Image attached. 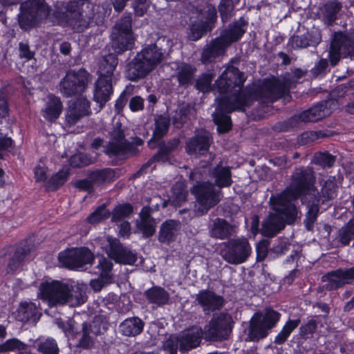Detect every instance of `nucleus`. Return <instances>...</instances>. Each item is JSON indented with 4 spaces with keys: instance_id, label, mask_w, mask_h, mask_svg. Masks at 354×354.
Instances as JSON below:
<instances>
[{
    "instance_id": "6e6d98bb",
    "label": "nucleus",
    "mask_w": 354,
    "mask_h": 354,
    "mask_svg": "<svg viewBox=\"0 0 354 354\" xmlns=\"http://www.w3.org/2000/svg\"><path fill=\"white\" fill-rule=\"evenodd\" d=\"M335 160V156L331 155L328 151H324L315 153L312 162L320 166L322 169H329L334 165Z\"/></svg>"
},
{
    "instance_id": "e2e57ef3",
    "label": "nucleus",
    "mask_w": 354,
    "mask_h": 354,
    "mask_svg": "<svg viewBox=\"0 0 354 354\" xmlns=\"http://www.w3.org/2000/svg\"><path fill=\"white\" fill-rule=\"evenodd\" d=\"M290 245V244L286 238L278 239L277 243L270 249L269 257L274 259L280 255L284 254L288 250Z\"/></svg>"
},
{
    "instance_id": "f704fd0d",
    "label": "nucleus",
    "mask_w": 354,
    "mask_h": 354,
    "mask_svg": "<svg viewBox=\"0 0 354 354\" xmlns=\"http://www.w3.org/2000/svg\"><path fill=\"white\" fill-rule=\"evenodd\" d=\"M321 41V33L316 30L303 35H293L290 37L289 43L293 48H305L308 46L315 47Z\"/></svg>"
},
{
    "instance_id": "49530a36",
    "label": "nucleus",
    "mask_w": 354,
    "mask_h": 354,
    "mask_svg": "<svg viewBox=\"0 0 354 354\" xmlns=\"http://www.w3.org/2000/svg\"><path fill=\"white\" fill-rule=\"evenodd\" d=\"M170 126V118L166 113L154 116V130L152 140H160L168 133Z\"/></svg>"
},
{
    "instance_id": "ea45409f",
    "label": "nucleus",
    "mask_w": 354,
    "mask_h": 354,
    "mask_svg": "<svg viewBox=\"0 0 354 354\" xmlns=\"http://www.w3.org/2000/svg\"><path fill=\"white\" fill-rule=\"evenodd\" d=\"M180 230V223L175 220H167L161 226L158 240L161 243H169L176 239Z\"/></svg>"
},
{
    "instance_id": "8fccbe9b",
    "label": "nucleus",
    "mask_w": 354,
    "mask_h": 354,
    "mask_svg": "<svg viewBox=\"0 0 354 354\" xmlns=\"http://www.w3.org/2000/svg\"><path fill=\"white\" fill-rule=\"evenodd\" d=\"M31 348L32 344H25L20 339L13 337L0 344V352L23 353L26 351H30Z\"/></svg>"
},
{
    "instance_id": "680f3d73",
    "label": "nucleus",
    "mask_w": 354,
    "mask_h": 354,
    "mask_svg": "<svg viewBox=\"0 0 354 354\" xmlns=\"http://www.w3.org/2000/svg\"><path fill=\"white\" fill-rule=\"evenodd\" d=\"M318 322L311 317L299 327V335L304 339L310 338L317 330Z\"/></svg>"
},
{
    "instance_id": "473e14b6",
    "label": "nucleus",
    "mask_w": 354,
    "mask_h": 354,
    "mask_svg": "<svg viewBox=\"0 0 354 354\" xmlns=\"http://www.w3.org/2000/svg\"><path fill=\"white\" fill-rule=\"evenodd\" d=\"M117 53L114 50L113 53L102 56L97 62L98 77L113 80L115 77L116 67L118 64Z\"/></svg>"
},
{
    "instance_id": "a878e982",
    "label": "nucleus",
    "mask_w": 354,
    "mask_h": 354,
    "mask_svg": "<svg viewBox=\"0 0 354 354\" xmlns=\"http://www.w3.org/2000/svg\"><path fill=\"white\" fill-rule=\"evenodd\" d=\"M152 211L151 207L144 206L139 213V218L136 221L137 231L142 233L145 238L151 237L156 232V222L151 216Z\"/></svg>"
},
{
    "instance_id": "864d4df0",
    "label": "nucleus",
    "mask_w": 354,
    "mask_h": 354,
    "mask_svg": "<svg viewBox=\"0 0 354 354\" xmlns=\"http://www.w3.org/2000/svg\"><path fill=\"white\" fill-rule=\"evenodd\" d=\"M300 322L301 320L299 319H288L281 330L275 337L274 343L278 345L284 344L292 332L298 327Z\"/></svg>"
},
{
    "instance_id": "13d9d810",
    "label": "nucleus",
    "mask_w": 354,
    "mask_h": 354,
    "mask_svg": "<svg viewBox=\"0 0 354 354\" xmlns=\"http://www.w3.org/2000/svg\"><path fill=\"white\" fill-rule=\"evenodd\" d=\"M133 212V207L129 203L119 204L115 207L111 214L113 222L121 221Z\"/></svg>"
},
{
    "instance_id": "2f4dec72",
    "label": "nucleus",
    "mask_w": 354,
    "mask_h": 354,
    "mask_svg": "<svg viewBox=\"0 0 354 354\" xmlns=\"http://www.w3.org/2000/svg\"><path fill=\"white\" fill-rule=\"evenodd\" d=\"M113 93V80L98 77L95 82L93 100L102 109Z\"/></svg>"
},
{
    "instance_id": "bf43d9fd",
    "label": "nucleus",
    "mask_w": 354,
    "mask_h": 354,
    "mask_svg": "<svg viewBox=\"0 0 354 354\" xmlns=\"http://www.w3.org/2000/svg\"><path fill=\"white\" fill-rule=\"evenodd\" d=\"M214 78V75L212 73H204L196 81V87L198 90L203 93L208 92L211 90H216L215 88V84L212 88L211 86L212 81Z\"/></svg>"
},
{
    "instance_id": "dca6fc26",
    "label": "nucleus",
    "mask_w": 354,
    "mask_h": 354,
    "mask_svg": "<svg viewBox=\"0 0 354 354\" xmlns=\"http://www.w3.org/2000/svg\"><path fill=\"white\" fill-rule=\"evenodd\" d=\"M90 79V74L84 69L75 72L69 71L59 82V90L66 97L81 95L86 90Z\"/></svg>"
},
{
    "instance_id": "bb28decb",
    "label": "nucleus",
    "mask_w": 354,
    "mask_h": 354,
    "mask_svg": "<svg viewBox=\"0 0 354 354\" xmlns=\"http://www.w3.org/2000/svg\"><path fill=\"white\" fill-rule=\"evenodd\" d=\"M90 102L85 97L78 98L68 109L66 122L69 126L76 124L82 118L91 114Z\"/></svg>"
},
{
    "instance_id": "f8f14e48",
    "label": "nucleus",
    "mask_w": 354,
    "mask_h": 354,
    "mask_svg": "<svg viewBox=\"0 0 354 354\" xmlns=\"http://www.w3.org/2000/svg\"><path fill=\"white\" fill-rule=\"evenodd\" d=\"M132 19L130 13H124L112 29V48L117 53L130 49L133 45Z\"/></svg>"
},
{
    "instance_id": "052dcab7",
    "label": "nucleus",
    "mask_w": 354,
    "mask_h": 354,
    "mask_svg": "<svg viewBox=\"0 0 354 354\" xmlns=\"http://www.w3.org/2000/svg\"><path fill=\"white\" fill-rule=\"evenodd\" d=\"M68 176V171L61 170L55 175L52 176L48 182V189L50 191H55L62 186L66 181Z\"/></svg>"
},
{
    "instance_id": "338daca9",
    "label": "nucleus",
    "mask_w": 354,
    "mask_h": 354,
    "mask_svg": "<svg viewBox=\"0 0 354 354\" xmlns=\"http://www.w3.org/2000/svg\"><path fill=\"white\" fill-rule=\"evenodd\" d=\"M70 162L73 167H82L92 163L91 158L88 155L82 153L73 156Z\"/></svg>"
},
{
    "instance_id": "09e8293b",
    "label": "nucleus",
    "mask_w": 354,
    "mask_h": 354,
    "mask_svg": "<svg viewBox=\"0 0 354 354\" xmlns=\"http://www.w3.org/2000/svg\"><path fill=\"white\" fill-rule=\"evenodd\" d=\"M89 175L95 186H100L104 183H109L115 178V172L111 168L96 169L90 172Z\"/></svg>"
},
{
    "instance_id": "5701e85b",
    "label": "nucleus",
    "mask_w": 354,
    "mask_h": 354,
    "mask_svg": "<svg viewBox=\"0 0 354 354\" xmlns=\"http://www.w3.org/2000/svg\"><path fill=\"white\" fill-rule=\"evenodd\" d=\"M98 263L96 268L98 269L95 273H99L100 276L90 281V286L95 292H100L104 286L112 283V275L111 272L113 268L111 261L104 257H98Z\"/></svg>"
},
{
    "instance_id": "3c124183",
    "label": "nucleus",
    "mask_w": 354,
    "mask_h": 354,
    "mask_svg": "<svg viewBox=\"0 0 354 354\" xmlns=\"http://www.w3.org/2000/svg\"><path fill=\"white\" fill-rule=\"evenodd\" d=\"M337 240L341 246L348 245L354 240V218L339 229Z\"/></svg>"
},
{
    "instance_id": "e433bc0d",
    "label": "nucleus",
    "mask_w": 354,
    "mask_h": 354,
    "mask_svg": "<svg viewBox=\"0 0 354 354\" xmlns=\"http://www.w3.org/2000/svg\"><path fill=\"white\" fill-rule=\"evenodd\" d=\"M196 68L194 66L185 62L180 64L177 66L175 75L178 86L187 88L194 84L196 81Z\"/></svg>"
},
{
    "instance_id": "6e6552de",
    "label": "nucleus",
    "mask_w": 354,
    "mask_h": 354,
    "mask_svg": "<svg viewBox=\"0 0 354 354\" xmlns=\"http://www.w3.org/2000/svg\"><path fill=\"white\" fill-rule=\"evenodd\" d=\"M298 80L291 74L286 73L281 80H266L260 88H248L247 91L250 93L246 100V104H249L252 100L265 98L270 100H276L286 95H288L290 88L294 86Z\"/></svg>"
},
{
    "instance_id": "9d476101",
    "label": "nucleus",
    "mask_w": 354,
    "mask_h": 354,
    "mask_svg": "<svg viewBox=\"0 0 354 354\" xmlns=\"http://www.w3.org/2000/svg\"><path fill=\"white\" fill-rule=\"evenodd\" d=\"M19 24L24 30L36 26L46 19L51 12L50 7L44 0H29L20 6Z\"/></svg>"
},
{
    "instance_id": "4c0bfd02",
    "label": "nucleus",
    "mask_w": 354,
    "mask_h": 354,
    "mask_svg": "<svg viewBox=\"0 0 354 354\" xmlns=\"http://www.w3.org/2000/svg\"><path fill=\"white\" fill-rule=\"evenodd\" d=\"M62 109L63 106L60 98L54 95H48L41 113L46 120L52 122L59 117Z\"/></svg>"
},
{
    "instance_id": "2eb2a0df",
    "label": "nucleus",
    "mask_w": 354,
    "mask_h": 354,
    "mask_svg": "<svg viewBox=\"0 0 354 354\" xmlns=\"http://www.w3.org/2000/svg\"><path fill=\"white\" fill-rule=\"evenodd\" d=\"M341 57L354 59V31L350 33L339 32L334 34L329 51L331 65L335 66Z\"/></svg>"
},
{
    "instance_id": "774afa93",
    "label": "nucleus",
    "mask_w": 354,
    "mask_h": 354,
    "mask_svg": "<svg viewBox=\"0 0 354 354\" xmlns=\"http://www.w3.org/2000/svg\"><path fill=\"white\" fill-rule=\"evenodd\" d=\"M324 136L322 131H305L299 136V143L301 145H307Z\"/></svg>"
},
{
    "instance_id": "79ce46f5",
    "label": "nucleus",
    "mask_w": 354,
    "mask_h": 354,
    "mask_svg": "<svg viewBox=\"0 0 354 354\" xmlns=\"http://www.w3.org/2000/svg\"><path fill=\"white\" fill-rule=\"evenodd\" d=\"M180 142V139L177 138H171L168 141L160 142L156 157H158L159 160L162 162L170 161L171 154L178 149Z\"/></svg>"
},
{
    "instance_id": "f3484780",
    "label": "nucleus",
    "mask_w": 354,
    "mask_h": 354,
    "mask_svg": "<svg viewBox=\"0 0 354 354\" xmlns=\"http://www.w3.org/2000/svg\"><path fill=\"white\" fill-rule=\"evenodd\" d=\"M107 329L108 324L100 317H95L91 322H84L81 331L76 333L80 336L76 346L86 350L93 348L97 337L104 334Z\"/></svg>"
},
{
    "instance_id": "7ed1b4c3",
    "label": "nucleus",
    "mask_w": 354,
    "mask_h": 354,
    "mask_svg": "<svg viewBox=\"0 0 354 354\" xmlns=\"http://www.w3.org/2000/svg\"><path fill=\"white\" fill-rule=\"evenodd\" d=\"M78 5L76 1H56L53 17L59 25L70 27L77 32L84 31L93 24H103L106 15V8L103 5H93L89 15L84 13L82 8H79Z\"/></svg>"
},
{
    "instance_id": "37998d69",
    "label": "nucleus",
    "mask_w": 354,
    "mask_h": 354,
    "mask_svg": "<svg viewBox=\"0 0 354 354\" xmlns=\"http://www.w3.org/2000/svg\"><path fill=\"white\" fill-rule=\"evenodd\" d=\"M210 175L214 179L215 186L220 189L223 187H230L233 183L232 173L229 167H214L210 170Z\"/></svg>"
},
{
    "instance_id": "39448f33",
    "label": "nucleus",
    "mask_w": 354,
    "mask_h": 354,
    "mask_svg": "<svg viewBox=\"0 0 354 354\" xmlns=\"http://www.w3.org/2000/svg\"><path fill=\"white\" fill-rule=\"evenodd\" d=\"M164 55L165 51L156 44L146 46L128 64L127 77L133 82L144 78L163 60Z\"/></svg>"
},
{
    "instance_id": "f257e3e1",
    "label": "nucleus",
    "mask_w": 354,
    "mask_h": 354,
    "mask_svg": "<svg viewBox=\"0 0 354 354\" xmlns=\"http://www.w3.org/2000/svg\"><path fill=\"white\" fill-rule=\"evenodd\" d=\"M245 80L244 73L231 66L222 73L215 82L217 91L223 95L220 100L218 99L216 111L212 114L214 122L217 126L219 133H225L232 128V121L228 113L236 110L245 111V107L250 106L256 100H252L249 104H246L248 96L250 95L247 89L259 88L261 84L248 85L243 89Z\"/></svg>"
},
{
    "instance_id": "4be33fe9",
    "label": "nucleus",
    "mask_w": 354,
    "mask_h": 354,
    "mask_svg": "<svg viewBox=\"0 0 354 354\" xmlns=\"http://www.w3.org/2000/svg\"><path fill=\"white\" fill-rule=\"evenodd\" d=\"M196 301L205 315L220 310L225 304L224 298L209 290H202L196 295Z\"/></svg>"
},
{
    "instance_id": "6ab92c4d",
    "label": "nucleus",
    "mask_w": 354,
    "mask_h": 354,
    "mask_svg": "<svg viewBox=\"0 0 354 354\" xmlns=\"http://www.w3.org/2000/svg\"><path fill=\"white\" fill-rule=\"evenodd\" d=\"M319 185L321 187L319 191L315 186L310 193L303 198L321 207L322 206L330 207L337 196L338 186L335 181V177L330 176L326 180H322L319 181Z\"/></svg>"
},
{
    "instance_id": "c756f323",
    "label": "nucleus",
    "mask_w": 354,
    "mask_h": 354,
    "mask_svg": "<svg viewBox=\"0 0 354 354\" xmlns=\"http://www.w3.org/2000/svg\"><path fill=\"white\" fill-rule=\"evenodd\" d=\"M180 339V351L185 352L199 346L202 338H204V331L201 327L194 326L178 335Z\"/></svg>"
},
{
    "instance_id": "393cba45",
    "label": "nucleus",
    "mask_w": 354,
    "mask_h": 354,
    "mask_svg": "<svg viewBox=\"0 0 354 354\" xmlns=\"http://www.w3.org/2000/svg\"><path fill=\"white\" fill-rule=\"evenodd\" d=\"M274 210V209L272 208ZM275 213L269 214L267 220L262 225V234L267 237H272L281 231L286 226L293 223H289L286 215L274 209Z\"/></svg>"
},
{
    "instance_id": "a19ab883",
    "label": "nucleus",
    "mask_w": 354,
    "mask_h": 354,
    "mask_svg": "<svg viewBox=\"0 0 354 354\" xmlns=\"http://www.w3.org/2000/svg\"><path fill=\"white\" fill-rule=\"evenodd\" d=\"M342 9V3L338 0L329 1L321 8L323 21L327 26H331L337 19V15Z\"/></svg>"
},
{
    "instance_id": "603ef678",
    "label": "nucleus",
    "mask_w": 354,
    "mask_h": 354,
    "mask_svg": "<svg viewBox=\"0 0 354 354\" xmlns=\"http://www.w3.org/2000/svg\"><path fill=\"white\" fill-rule=\"evenodd\" d=\"M187 196L186 185L182 182L176 183L172 187L171 204L174 206H181L186 202Z\"/></svg>"
},
{
    "instance_id": "c85d7f7f",
    "label": "nucleus",
    "mask_w": 354,
    "mask_h": 354,
    "mask_svg": "<svg viewBox=\"0 0 354 354\" xmlns=\"http://www.w3.org/2000/svg\"><path fill=\"white\" fill-rule=\"evenodd\" d=\"M248 25V21L243 17H241L230 24L227 28L223 30L219 37L230 46L243 37L246 32Z\"/></svg>"
},
{
    "instance_id": "58836bf2",
    "label": "nucleus",
    "mask_w": 354,
    "mask_h": 354,
    "mask_svg": "<svg viewBox=\"0 0 354 354\" xmlns=\"http://www.w3.org/2000/svg\"><path fill=\"white\" fill-rule=\"evenodd\" d=\"M30 252V247L26 241L20 243L9 260L7 267L8 272H15L26 259Z\"/></svg>"
},
{
    "instance_id": "a18cd8bd",
    "label": "nucleus",
    "mask_w": 354,
    "mask_h": 354,
    "mask_svg": "<svg viewBox=\"0 0 354 354\" xmlns=\"http://www.w3.org/2000/svg\"><path fill=\"white\" fill-rule=\"evenodd\" d=\"M32 347L41 354H59L57 342L52 337L38 338L32 342Z\"/></svg>"
},
{
    "instance_id": "0eeeda50",
    "label": "nucleus",
    "mask_w": 354,
    "mask_h": 354,
    "mask_svg": "<svg viewBox=\"0 0 354 354\" xmlns=\"http://www.w3.org/2000/svg\"><path fill=\"white\" fill-rule=\"evenodd\" d=\"M336 104V101L333 99L322 101L308 110L294 115L287 120L275 123L272 129L277 132L290 131L299 127L302 123L317 122L330 115L333 106Z\"/></svg>"
},
{
    "instance_id": "72a5a7b5",
    "label": "nucleus",
    "mask_w": 354,
    "mask_h": 354,
    "mask_svg": "<svg viewBox=\"0 0 354 354\" xmlns=\"http://www.w3.org/2000/svg\"><path fill=\"white\" fill-rule=\"evenodd\" d=\"M41 313L32 302H21L15 313V318L22 322L35 324L40 318Z\"/></svg>"
},
{
    "instance_id": "7c9ffc66",
    "label": "nucleus",
    "mask_w": 354,
    "mask_h": 354,
    "mask_svg": "<svg viewBox=\"0 0 354 354\" xmlns=\"http://www.w3.org/2000/svg\"><path fill=\"white\" fill-rule=\"evenodd\" d=\"M209 236L212 238L225 240L236 233V226L230 224L224 218H216L209 228Z\"/></svg>"
},
{
    "instance_id": "cd10ccee",
    "label": "nucleus",
    "mask_w": 354,
    "mask_h": 354,
    "mask_svg": "<svg viewBox=\"0 0 354 354\" xmlns=\"http://www.w3.org/2000/svg\"><path fill=\"white\" fill-rule=\"evenodd\" d=\"M228 47L220 37L212 39L203 49L201 58L202 63L207 64L214 62L216 58L225 54Z\"/></svg>"
},
{
    "instance_id": "4468645a",
    "label": "nucleus",
    "mask_w": 354,
    "mask_h": 354,
    "mask_svg": "<svg viewBox=\"0 0 354 354\" xmlns=\"http://www.w3.org/2000/svg\"><path fill=\"white\" fill-rule=\"evenodd\" d=\"M252 252L249 241L245 238L230 239L222 244L221 256L227 263L238 265L244 263Z\"/></svg>"
},
{
    "instance_id": "f03ea898",
    "label": "nucleus",
    "mask_w": 354,
    "mask_h": 354,
    "mask_svg": "<svg viewBox=\"0 0 354 354\" xmlns=\"http://www.w3.org/2000/svg\"><path fill=\"white\" fill-rule=\"evenodd\" d=\"M315 182L316 175L313 168L297 167L290 176L289 185L281 194L272 196L270 203L274 209L284 213L289 223H294L297 218L298 210L292 201L310 193Z\"/></svg>"
},
{
    "instance_id": "0e129e2a",
    "label": "nucleus",
    "mask_w": 354,
    "mask_h": 354,
    "mask_svg": "<svg viewBox=\"0 0 354 354\" xmlns=\"http://www.w3.org/2000/svg\"><path fill=\"white\" fill-rule=\"evenodd\" d=\"M111 216V212L106 209L104 204L98 207L93 213L87 218L88 223H97L104 221Z\"/></svg>"
},
{
    "instance_id": "c9c22d12",
    "label": "nucleus",
    "mask_w": 354,
    "mask_h": 354,
    "mask_svg": "<svg viewBox=\"0 0 354 354\" xmlns=\"http://www.w3.org/2000/svg\"><path fill=\"white\" fill-rule=\"evenodd\" d=\"M145 325V322L138 317H129L120 324L119 333L125 337H136L143 331Z\"/></svg>"
},
{
    "instance_id": "9b49d317",
    "label": "nucleus",
    "mask_w": 354,
    "mask_h": 354,
    "mask_svg": "<svg viewBox=\"0 0 354 354\" xmlns=\"http://www.w3.org/2000/svg\"><path fill=\"white\" fill-rule=\"evenodd\" d=\"M234 324L233 318L228 313L214 314L208 324L204 326V339L209 342L227 340L231 335Z\"/></svg>"
},
{
    "instance_id": "de8ad7c7",
    "label": "nucleus",
    "mask_w": 354,
    "mask_h": 354,
    "mask_svg": "<svg viewBox=\"0 0 354 354\" xmlns=\"http://www.w3.org/2000/svg\"><path fill=\"white\" fill-rule=\"evenodd\" d=\"M301 202L303 204L306 205L308 209L306 218L304 220V224L308 231H313L314 225L317 221L318 214L320 212L321 207L308 200H306L304 198H301Z\"/></svg>"
},
{
    "instance_id": "423d86ee",
    "label": "nucleus",
    "mask_w": 354,
    "mask_h": 354,
    "mask_svg": "<svg viewBox=\"0 0 354 354\" xmlns=\"http://www.w3.org/2000/svg\"><path fill=\"white\" fill-rule=\"evenodd\" d=\"M39 290L43 298L48 300L50 306L64 305L67 302L80 305L86 301L85 294L79 288L75 290L67 283L59 281L42 283Z\"/></svg>"
},
{
    "instance_id": "aec40b11",
    "label": "nucleus",
    "mask_w": 354,
    "mask_h": 354,
    "mask_svg": "<svg viewBox=\"0 0 354 354\" xmlns=\"http://www.w3.org/2000/svg\"><path fill=\"white\" fill-rule=\"evenodd\" d=\"M102 245L108 256L116 263L133 265L137 261V254L123 246L116 238L106 236Z\"/></svg>"
},
{
    "instance_id": "1a4fd4ad",
    "label": "nucleus",
    "mask_w": 354,
    "mask_h": 354,
    "mask_svg": "<svg viewBox=\"0 0 354 354\" xmlns=\"http://www.w3.org/2000/svg\"><path fill=\"white\" fill-rule=\"evenodd\" d=\"M281 317V314L272 309L257 312L249 321L247 341L258 342L268 337Z\"/></svg>"
},
{
    "instance_id": "5fc2aeb1",
    "label": "nucleus",
    "mask_w": 354,
    "mask_h": 354,
    "mask_svg": "<svg viewBox=\"0 0 354 354\" xmlns=\"http://www.w3.org/2000/svg\"><path fill=\"white\" fill-rule=\"evenodd\" d=\"M196 110L194 106L191 104H187L181 106L175 118V124L178 126V124H183L189 120L196 118Z\"/></svg>"
},
{
    "instance_id": "a211bd4d",
    "label": "nucleus",
    "mask_w": 354,
    "mask_h": 354,
    "mask_svg": "<svg viewBox=\"0 0 354 354\" xmlns=\"http://www.w3.org/2000/svg\"><path fill=\"white\" fill-rule=\"evenodd\" d=\"M58 259L63 267L77 270L92 264L95 257L90 250L83 247L66 250L59 254Z\"/></svg>"
},
{
    "instance_id": "20e7f679",
    "label": "nucleus",
    "mask_w": 354,
    "mask_h": 354,
    "mask_svg": "<svg viewBox=\"0 0 354 354\" xmlns=\"http://www.w3.org/2000/svg\"><path fill=\"white\" fill-rule=\"evenodd\" d=\"M189 180L196 181V184L190 189L196 199L194 212L197 216H203L221 201L222 192L212 183L201 181V172L198 169H194L190 173Z\"/></svg>"
},
{
    "instance_id": "b1692460",
    "label": "nucleus",
    "mask_w": 354,
    "mask_h": 354,
    "mask_svg": "<svg viewBox=\"0 0 354 354\" xmlns=\"http://www.w3.org/2000/svg\"><path fill=\"white\" fill-rule=\"evenodd\" d=\"M212 139L210 133L201 129L196 132L186 145V151L190 155H203L209 149Z\"/></svg>"
},
{
    "instance_id": "ddd939ff",
    "label": "nucleus",
    "mask_w": 354,
    "mask_h": 354,
    "mask_svg": "<svg viewBox=\"0 0 354 354\" xmlns=\"http://www.w3.org/2000/svg\"><path fill=\"white\" fill-rule=\"evenodd\" d=\"M104 152L109 157L132 156L138 152L137 147L125 139L120 122L113 124L110 132V140L105 147Z\"/></svg>"
},
{
    "instance_id": "69168bd1",
    "label": "nucleus",
    "mask_w": 354,
    "mask_h": 354,
    "mask_svg": "<svg viewBox=\"0 0 354 354\" xmlns=\"http://www.w3.org/2000/svg\"><path fill=\"white\" fill-rule=\"evenodd\" d=\"M164 350L167 354H177L178 349L180 350V339L178 336L171 335L163 344Z\"/></svg>"
},
{
    "instance_id": "c03bdc74",
    "label": "nucleus",
    "mask_w": 354,
    "mask_h": 354,
    "mask_svg": "<svg viewBox=\"0 0 354 354\" xmlns=\"http://www.w3.org/2000/svg\"><path fill=\"white\" fill-rule=\"evenodd\" d=\"M144 295L149 303L156 304L158 306L167 304L169 299V294L160 286H153L147 290Z\"/></svg>"
},
{
    "instance_id": "4d7b16f0",
    "label": "nucleus",
    "mask_w": 354,
    "mask_h": 354,
    "mask_svg": "<svg viewBox=\"0 0 354 354\" xmlns=\"http://www.w3.org/2000/svg\"><path fill=\"white\" fill-rule=\"evenodd\" d=\"M218 10L223 22L228 21L235 14V6L233 0H221Z\"/></svg>"
},
{
    "instance_id": "412c9836",
    "label": "nucleus",
    "mask_w": 354,
    "mask_h": 354,
    "mask_svg": "<svg viewBox=\"0 0 354 354\" xmlns=\"http://www.w3.org/2000/svg\"><path fill=\"white\" fill-rule=\"evenodd\" d=\"M322 281L326 283L324 289L327 291L338 290L345 285L354 282V266L348 268H338L328 272L322 277Z\"/></svg>"
}]
</instances>
